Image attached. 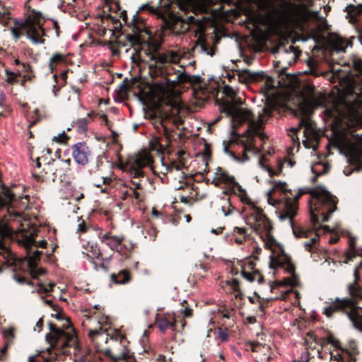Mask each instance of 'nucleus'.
<instances>
[{
  "mask_svg": "<svg viewBox=\"0 0 362 362\" xmlns=\"http://www.w3.org/2000/svg\"><path fill=\"white\" fill-rule=\"evenodd\" d=\"M193 49L194 52H203L210 56L214 54L213 49L208 45L205 40L201 36L197 39Z\"/></svg>",
  "mask_w": 362,
  "mask_h": 362,
  "instance_id": "f704fd0d",
  "label": "nucleus"
},
{
  "mask_svg": "<svg viewBox=\"0 0 362 362\" xmlns=\"http://www.w3.org/2000/svg\"><path fill=\"white\" fill-rule=\"evenodd\" d=\"M218 338L221 341H226L228 339V334L226 329H223L221 328L218 329Z\"/></svg>",
  "mask_w": 362,
  "mask_h": 362,
  "instance_id": "13d9d810",
  "label": "nucleus"
},
{
  "mask_svg": "<svg viewBox=\"0 0 362 362\" xmlns=\"http://www.w3.org/2000/svg\"><path fill=\"white\" fill-rule=\"evenodd\" d=\"M245 213V222L253 230H255V228L258 226V222L259 221L260 218H264L266 216L263 210L259 207L257 204Z\"/></svg>",
  "mask_w": 362,
  "mask_h": 362,
  "instance_id": "5701e85b",
  "label": "nucleus"
},
{
  "mask_svg": "<svg viewBox=\"0 0 362 362\" xmlns=\"http://www.w3.org/2000/svg\"><path fill=\"white\" fill-rule=\"evenodd\" d=\"M294 280L291 278H286L283 281H276L271 286V291L274 292L276 289H281L280 291L281 295L276 296L274 299L285 300L287 295L292 291L291 288H284L285 286H293Z\"/></svg>",
  "mask_w": 362,
  "mask_h": 362,
  "instance_id": "bb28decb",
  "label": "nucleus"
},
{
  "mask_svg": "<svg viewBox=\"0 0 362 362\" xmlns=\"http://www.w3.org/2000/svg\"><path fill=\"white\" fill-rule=\"evenodd\" d=\"M271 250L269 267L272 269H284L288 273L292 274L294 272V267L290 262L288 257L283 253L279 247L275 243Z\"/></svg>",
  "mask_w": 362,
  "mask_h": 362,
  "instance_id": "4468645a",
  "label": "nucleus"
},
{
  "mask_svg": "<svg viewBox=\"0 0 362 362\" xmlns=\"http://www.w3.org/2000/svg\"><path fill=\"white\" fill-rule=\"evenodd\" d=\"M4 337L6 340V343H11L14 338V329L13 327H9L3 332Z\"/></svg>",
  "mask_w": 362,
  "mask_h": 362,
  "instance_id": "603ef678",
  "label": "nucleus"
},
{
  "mask_svg": "<svg viewBox=\"0 0 362 362\" xmlns=\"http://www.w3.org/2000/svg\"><path fill=\"white\" fill-rule=\"evenodd\" d=\"M254 230L259 235L265 247L273 248L275 245V240L272 236V226L267 216L264 218H260L258 226Z\"/></svg>",
  "mask_w": 362,
  "mask_h": 362,
  "instance_id": "dca6fc26",
  "label": "nucleus"
},
{
  "mask_svg": "<svg viewBox=\"0 0 362 362\" xmlns=\"http://www.w3.org/2000/svg\"><path fill=\"white\" fill-rule=\"evenodd\" d=\"M119 197L123 200H130L133 204L141 202L139 193L132 191L128 185L120 189Z\"/></svg>",
  "mask_w": 362,
  "mask_h": 362,
  "instance_id": "c756f323",
  "label": "nucleus"
},
{
  "mask_svg": "<svg viewBox=\"0 0 362 362\" xmlns=\"http://www.w3.org/2000/svg\"><path fill=\"white\" fill-rule=\"evenodd\" d=\"M11 34L14 38L18 39L21 36V33L16 28H12L11 30Z\"/></svg>",
  "mask_w": 362,
  "mask_h": 362,
  "instance_id": "338daca9",
  "label": "nucleus"
},
{
  "mask_svg": "<svg viewBox=\"0 0 362 362\" xmlns=\"http://www.w3.org/2000/svg\"><path fill=\"white\" fill-rule=\"evenodd\" d=\"M110 279L115 284H125L130 281L131 275L128 270L124 269L119 272L117 274H112Z\"/></svg>",
  "mask_w": 362,
  "mask_h": 362,
  "instance_id": "72a5a7b5",
  "label": "nucleus"
},
{
  "mask_svg": "<svg viewBox=\"0 0 362 362\" xmlns=\"http://www.w3.org/2000/svg\"><path fill=\"white\" fill-rule=\"evenodd\" d=\"M257 5L258 8L264 11L267 14L264 23L270 25L274 21L277 8L274 6L271 0H257Z\"/></svg>",
  "mask_w": 362,
  "mask_h": 362,
  "instance_id": "4be33fe9",
  "label": "nucleus"
},
{
  "mask_svg": "<svg viewBox=\"0 0 362 362\" xmlns=\"http://www.w3.org/2000/svg\"><path fill=\"white\" fill-rule=\"evenodd\" d=\"M349 293L352 297L360 298L362 296V293L360 287L357 285V283H354L349 286Z\"/></svg>",
  "mask_w": 362,
  "mask_h": 362,
  "instance_id": "a18cd8bd",
  "label": "nucleus"
},
{
  "mask_svg": "<svg viewBox=\"0 0 362 362\" xmlns=\"http://www.w3.org/2000/svg\"><path fill=\"white\" fill-rule=\"evenodd\" d=\"M236 75L238 76V80L241 83H245L247 80V78L250 77V74L247 71H236Z\"/></svg>",
  "mask_w": 362,
  "mask_h": 362,
  "instance_id": "6e6d98bb",
  "label": "nucleus"
},
{
  "mask_svg": "<svg viewBox=\"0 0 362 362\" xmlns=\"http://www.w3.org/2000/svg\"><path fill=\"white\" fill-rule=\"evenodd\" d=\"M259 165L266 170L270 177L278 175L282 172V169L285 165L292 168L295 165L296 162L290 158H285L284 160H279L278 161L277 168L273 170L269 165L264 164L263 159H261L259 162Z\"/></svg>",
  "mask_w": 362,
  "mask_h": 362,
  "instance_id": "a878e982",
  "label": "nucleus"
},
{
  "mask_svg": "<svg viewBox=\"0 0 362 362\" xmlns=\"http://www.w3.org/2000/svg\"><path fill=\"white\" fill-rule=\"evenodd\" d=\"M66 61V56L64 54L56 52L52 54L49 62V66L52 71L59 64L65 63Z\"/></svg>",
  "mask_w": 362,
  "mask_h": 362,
  "instance_id": "c9c22d12",
  "label": "nucleus"
},
{
  "mask_svg": "<svg viewBox=\"0 0 362 362\" xmlns=\"http://www.w3.org/2000/svg\"><path fill=\"white\" fill-rule=\"evenodd\" d=\"M99 238L100 241L106 245L110 250L117 251L122 256H129L130 249H128L123 244L124 240V235H113L107 233L100 235Z\"/></svg>",
  "mask_w": 362,
  "mask_h": 362,
  "instance_id": "2eb2a0df",
  "label": "nucleus"
},
{
  "mask_svg": "<svg viewBox=\"0 0 362 362\" xmlns=\"http://www.w3.org/2000/svg\"><path fill=\"white\" fill-rule=\"evenodd\" d=\"M35 230L30 222L25 219L21 221L20 225L15 229L13 226L5 225L0 230V272L2 265L13 266L16 264L18 259L8 246L4 242V238L9 236L21 243L26 249L27 252L30 253V247L35 245L36 247L45 248L47 243L45 240H35Z\"/></svg>",
  "mask_w": 362,
  "mask_h": 362,
  "instance_id": "7ed1b4c3",
  "label": "nucleus"
},
{
  "mask_svg": "<svg viewBox=\"0 0 362 362\" xmlns=\"http://www.w3.org/2000/svg\"><path fill=\"white\" fill-rule=\"evenodd\" d=\"M87 124L88 122L85 118L79 119L76 122V126L80 132H84L87 129Z\"/></svg>",
  "mask_w": 362,
  "mask_h": 362,
  "instance_id": "864d4df0",
  "label": "nucleus"
},
{
  "mask_svg": "<svg viewBox=\"0 0 362 362\" xmlns=\"http://www.w3.org/2000/svg\"><path fill=\"white\" fill-rule=\"evenodd\" d=\"M152 162L153 158L149 152L141 151L129 157L124 168L129 173H134L136 175H143L142 168L151 165Z\"/></svg>",
  "mask_w": 362,
  "mask_h": 362,
  "instance_id": "ddd939ff",
  "label": "nucleus"
},
{
  "mask_svg": "<svg viewBox=\"0 0 362 362\" xmlns=\"http://www.w3.org/2000/svg\"><path fill=\"white\" fill-rule=\"evenodd\" d=\"M71 156L78 164L85 165L88 163L90 151L85 142L74 144L71 146Z\"/></svg>",
  "mask_w": 362,
  "mask_h": 362,
  "instance_id": "a211bd4d",
  "label": "nucleus"
},
{
  "mask_svg": "<svg viewBox=\"0 0 362 362\" xmlns=\"http://www.w3.org/2000/svg\"><path fill=\"white\" fill-rule=\"evenodd\" d=\"M241 274L243 278L250 282L259 281V274L255 269L254 260L249 259L245 262L242 267Z\"/></svg>",
  "mask_w": 362,
  "mask_h": 362,
  "instance_id": "b1692460",
  "label": "nucleus"
},
{
  "mask_svg": "<svg viewBox=\"0 0 362 362\" xmlns=\"http://www.w3.org/2000/svg\"><path fill=\"white\" fill-rule=\"evenodd\" d=\"M131 175H132V178L129 182H144V185H146V180L142 177L141 178V176L143 175H135L134 173H130Z\"/></svg>",
  "mask_w": 362,
  "mask_h": 362,
  "instance_id": "bf43d9fd",
  "label": "nucleus"
},
{
  "mask_svg": "<svg viewBox=\"0 0 362 362\" xmlns=\"http://www.w3.org/2000/svg\"><path fill=\"white\" fill-rule=\"evenodd\" d=\"M250 349L253 352H258L262 349L265 348V345H262L258 342L252 341L250 343Z\"/></svg>",
  "mask_w": 362,
  "mask_h": 362,
  "instance_id": "4d7b16f0",
  "label": "nucleus"
},
{
  "mask_svg": "<svg viewBox=\"0 0 362 362\" xmlns=\"http://www.w3.org/2000/svg\"><path fill=\"white\" fill-rule=\"evenodd\" d=\"M346 11L352 21H358L362 16V4H349L346 7Z\"/></svg>",
  "mask_w": 362,
  "mask_h": 362,
  "instance_id": "473e14b6",
  "label": "nucleus"
},
{
  "mask_svg": "<svg viewBox=\"0 0 362 362\" xmlns=\"http://www.w3.org/2000/svg\"><path fill=\"white\" fill-rule=\"evenodd\" d=\"M30 274L33 279H38L40 276L45 274V270L42 268H37L36 264L29 266Z\"/></svg>",
  "mask_w": 362,
  "mask_h": 362,
  "instance_id": "c03bdc74",
  "label": "nucleus"
},
{
  "mask_svg": "<svg viewBox=\"0 0 362 362\" xmlns=\"http://www.w3.org/2000/svg\"><path fill=\"white\" fill-rule=\"evenodd\" d=\"M71 160L70 158H67L65 160H62L60 162V165L64 168V170L67 172L70 170V166H71Z\"/></svg>",
  "mask_w": 362,
  "mask_h": 362,
  "instance_id": "052dcab7",
  "label": "nucleus"
},
{
  "mask_svg": "<svg viewBox=\"0 0 362 362\" xmlns=\"http://www.w3.org/2000/svg\"><path fill=\"white\" fill-rule=\"evenodd\" d=\"M52 332L57 339L61 338L64 334V331L59 328L52 329Z\"/></svg>",
  "mask_w": 362,
  "mask_h": 362,
  "instance_id": "e2e57ef3",
  "label": "nucleus"
},
{
  "mask_svg": "<svg viewBox=\"0 0 362 362\" xmlns=\"http://www.w3.org/2000/svg\"><path fill=\"white\" fill-rule=\"evenodd\" d=\"M221 208L222 212L226 216L230 215L233 211V208L231 206L229 199L222 200L221 203Z\"/></svg>",
  "mask_w": 362,
  "mask_h": 362,
  "instance_id": "79ce46f5",
  "label": "nucleus"
},
{
  "mask_svg": "<svg viewBox=\"0 0 362 362\" xmlns=\"http://www.w3.org/2000/svg\"><path fill=\"white\" fill-rule=\"evenodd\" d=\"M129 341L120 331L115 330L110 337V346L105 356L111 362H136L133 354L129 349Z\"/></svg>",
  "mask_w": 362,
  "mask_h": 362,
  "instance_id": "6e6552de",
  "label": "nucleus"
},
{
  "mask_svg": "<svg viewBox=\"0 0 362 362\" xmlns=\"http://www.w3.org/2000/svg\"><path fill=\"white\" fill-rule=\"evenodd\" d=\"M347 156L353 164H359L362 158V147L355 144H351L347 148Z\"/></svg>",
  "mask_w": 362,
  "mask_h": 362,
  "instance_id": "cd10ccee",
  "label": "nucleus"
},
{
  "mask_svg": "<svg viewBox=\"0 0 362 362\" xmlns=\"http://www.w3.org/2000/svg\"><path fill=\"white\" fill-rule=\"evenodd\" d=\"M347 309L349 310L346 311L347 315L354 327L362 331V306H357L356 302L351 299L337 298L329 306L325 308L323 313L329 317L334 312Z\"/></svg>",
  "mask_w": 362,
  "mask_h": 362,
  "instance_id": "9d476101",
  "label": "nucleus"
},
{
  "mask_svg": "<svg viewBox=\"0 0 362 362\" xmlns=\"http://www.w3.org/2000/svg\"><path fill=\"white\" fill-rule=\"evenodd\" d=\"M189 29V24L182 20H177L173 26V30L177 33H184Z\"/></svg>",
  "mask_w": 362,
  "mask_h": 362,
  "instance_id": "58836bf2",
  "label": "nucleus"
},
{
  "mask_svg": "<svg viewBox=\"0 0 362 362\" xmlns=\"http://www.w3.org/2000/svg\"><path fill=\"white\" fill-rule=\"evenodd\" d=\"M223 93L228 98L230 102L226 103L223 110L231 117V122L233 128L237 127L242 123L248 122V129L246 135L241 139L243 146L242 156L239 157L233 152H230V156L235 160L246 161L249 160L248 153H257L260 151L262 144H257V139L263 142L267 138L262 132L263 124L267 118L270 115L271 109L264 107L262 112H258L257 116H255L250 110L237 107L236 105L243 103L241 98L237 96L236 90L230 86L226 85L223 87Z\"/></svg>",
  "mask_w": 362,
  "mask_h": 362,
  "instance_id": "f03ea898",
  "label": "nucleus"
},
{
  "mask_svg": "<svg viewBox=\"0 0 362 362\" xmlns=\"http://www.w3.org/2000/svg\"><path fill=\"white\" fill-rule=\"evenodd\" d=\"M329 41L337 52H345L348 47V42L337 35H331Z\"/></svg>",
  "mask_w": 362,
  "mask_h": 362,
  "instance_id": "7c9ffc66",
  "label": "nucleus"
},
{
  "mask_svg": "<svg viewBox=\"0 0 362 362\" xmlns=\"http://www.w3.org/2000/svg\"><path fill=\"white\" fill-rule=\"evenodd\" d=\"M294 217H293L291 219H288L289 221V223L292 227L293 232L294 235L296 238H309L310 236L313 235L314 233H316L313 229L311 228H307L303 226H296L293 225V219Z\"/></svg>",
  "mask_w": 362,
  "mask_h": 362,
  "instance_id": "2f4dec72",
  "label": "nucleus"
},
{
  "mask_svg": "<svg viewBox=\"0 0 362 362\" xmlns=\"http://www.w3.org/2000/svg\"><path fill=\"white\" fill-rule=\"evenodd\" d=\"M55 286L54 283H49L48 284H38L37 293H48L52 291L53 287Z\"/></svg>",
  "mask_w": 362,
  "mask_h": 362,
  "instance_id": "de8ad7c7",
  "label": "nucleus"
},
{
  "mask_svg": "<svg viewBox=\"0 0 362 362\" xmlns=\"http://www.w3.org/2000/svg\"><path fill=\"white\" fill-rule=\"evenodd\" d=\"M318 11H310L305 9L297 10L294 12L293 16L287 15L281 16L279 18L281 24H286L291 18H294L298 25H302L303 23L318 18Z\"/></svg>",
  "mask_w": 362,
  "mask_h": 362,
  "instance_id": "f3484780",
  "label": "nucleus"
},
{
  "mask_svg": "<svg viewBox=\"0 0 362 362\" xmlns=\"http://www.w3.org/2000/svg\"><path fill=\"white\" fill-rule=\"evenodd\" d=\"M305 95L303 96L302 101L299 104V109L303 112L304 117L300 121V124L304 127L303 134L305 139L303 143L305 148H315L317 145V133L315 125L309 119L308 116L311 114L313 110L319 107L323 106L327 100L325 94L315 92L313 88L305 90Z\"/></svg>",
  "mask_w": 362,
  "mask_h": 362,
  "instance_id": "20e7f679",
  "label": "nucleus"
},
{
  "mask_svg": "<svg viewBox=\"0 0 362 362\" xmlns=\"http://www.w3.org/2000/svg\"><path fill=\"white\" fill-rule=\"evenodd\" d=\"M156 89L158 90V97L160 102L166 104L168 108L170 109V114L169 118L161 120V125L163 129L164 134L165 136V145L170 141L171 129L168 126V122L172 121L175 126L178 127L182 123L181 117L178 115L180 112V105L179 100L175 95L173 90L170 89L168 84H163L161 83H156Z\"/></svg>",
  "mask_w": 362,
  "mask_h": 362,
  "instance_id": "423d86ee",
  "label": "nucleus"
},
{
  "mask_svg": "<svg viewBox=\"0 0 362 362\" xmlns=\"http://www.w3.org/2000/svg\"><path fill=\"white\" fill-rule=\"evenodd\" d=\"M310 238V240L305 242L304 247L305 250L310 252L313 245L317 241L319 237L317 233H314L313 235L309 237Z\"/></svg>",
  "mask_w": 362,
  "mask_h": 362,
  "instance_id": "8fccbe9b",
  "label": "nucleus"
},
{
  "mask_svg": "<svg viewBox=\"0 0 362 362\" xmlns=\"http://www.w3.org/2000/svg\"><path fill=\"white\" fill-rule=\"evenodd\" d=\"M315 64V62L313 59H310L308 61V66H310V73L315 76H317L318 74L317 73L316 70L314 69Z\"/></svg>",
  "mask_w": 362,
  "mask_h": 362,
  "instance_id": "0e129e2a",
  "label": "nucleus"
},
{
  "mask_svg": "<svg viewBox=\"0 0 362 362\" xmlns=\"http://www.w3.org/2000/svg\"><path fill=\"white\" fill-rule=\"evenodd\" d=\"M178 8L185 12H187L189 8V0H176Z\"/></svg>",
  "mask_w": 362,
  "mask_h": 362,
  "instance_id": "5fc2aeb1",
  "label": "nucleus"
},
{
  "mask_svg": "<svg viewBox=\"0 0 362 362\" xmlns=\"http://www.w3.org/2000/svg\"><path fill=\"white\" fill-rule=\"evenodd\" d=\"M6 73V81L9 84L17 83L18 77L21 76V71H11L8 69L5 70Z\"/></svg>",
  "mask_w": 362,
  "mask_h": 362,
  "instance_id": "ea45409f",
  "label": "nucleus"
},
{
  "mask_svg": "<svg viewBox=\"0 0 362 362\" xmlns=\"http://www.w3.org/2000/svg\"><path fill=\"white\" fill-rule=\"evenodd\" d=\"M272 188L267 192V202L274 206L280 221L291 219L298 210V200L306 194H310L309 200L310 219L313 223L327 221L337 210V199L324 187H303L293 192L287 189L285 182L270 180Z\"/></svg>",
  "mask_w": 362,
  "mask_h": 362,
  "instance_id": "f257e3e1",
  "label": "nucleus"
},
{
  "mask_svg": "<svg viewBox=\"0 0 362 362\" xmlns=\"http://www.w3.org/2000/svg\"><path fill=\"white\" fill-rule=\"evenodd\" d=\"M45 20L39 11H32L22 23L21 28L25 32L27 38L33 45L45 43V33L43 29Z\"/></svg>",
  "mask_w": 362,
  "mask_h": 362,
  "instance_id": "9b49d317",
  "label": "nucleus"
},
{
  "mask_svg": "<svg viewBox=\"0 0 362 362\" xmlns=\"http://www.w3.org/2000/svg\"><path fill=\"white\" fill-rule=\"evenodd\" d=\"M150 146L152 150L162 151L164 149V144L161 143L159 137L155 136L150 141Z\"/></svg>",
  "mask_w": 362,
  "mask_h": 362,
  "instance_id": "a19ab883",
  "label": "nucleus"
},
{
  "mask_svg": "<svg viewBox=\"0 0 362 362\" xmlns=\"http://www.w3.org/2000/svg\"><path fill=\"white\" fill-rule=\"evenodd\" d=\"M322 349L318 351L319 357L329 362H356L348 351L341 346L339 340L329 335L321 342Z\"/></svg>",
  "mask_w": 362,
  "mask_h": 362,
  "instance_id": "0eeeda50",
  "label": "nucleus"
},
{
  "mask_svg": "<svg viewBox=\"0 0 362 362\" xmlns=\"http://www.w3.org/2000/svg\"><path fill=\"white\" fill-rule=\"evenodd\" d=\"M29 204V196L21 195L16 197V194L10 189L2 187L0 192V217L2 216L6 221H16L21 223L25 220L21 218V211L28 209ZM0 225V230L5 226ZM8 226H9L8 224Z\"/></svg>",
  "mask_w": 362,
  "mask_h": 362,
  "instance_id": "39448f33",
  "label": "nucleus"
},
{
  "mask_svg": "<svg viewBox=\"0 0 362 362\" xmlns=\"http://www.w3.org/2000/svg\"><path fill=\"white\" fill-rule=\"evenodd\" d=\"M199 78L191 76L189 74H187L185 73H181L176 76V78L173 81V82H177L179 83H195L198 82Z\"/></svg>",
  "mask_w": 362,
  "mask_h": 362,
  "instance_id": "4c0bfd02",
  "label": "nucleus"
},
{
  "mask_svg": "<svg viewBox=\"0 0 362 362\" xmlns=\"http://www.w3.org/2000/svg\"><path fill=\"white\" fill-rule=\"evenodd\" d=\"M90 248L92 250L93 257L98 258L99 256H100V255H101L99 248L97 246H93V245L90 247Z\"/></svg>",
  "mask_w": 362,
  "mask_h": 362,
  "instance_id": "69168bd1",
  "label": "nucleus"
},
{
  "mask_svg": "<svg viewBox=\"0 0 362 362\" xmlns=\"http://www.w3.org/2000/svg\"><path fill=\"white\" fill-rule=\"evenodd\" d=\"M69 137L65 134L64 132L59 134L57 136H55L53 137L52 141L60 144H65L67 143Z\"/></svg>",
  "mask_w": 362,
  "mask_h": 362,
  "instance_id": "09e8293b",
  "label": "nucleus"
},
{
  "mask_svg": "<svg viewBox=\"0 0 362 362\" xmlns=\"http://www.w3.org/2000/svg\"><path fill=\"white\" fill-rule=\"evenodd\" d=\"M183 56V52L177 50H168L163 54H156L153 55L152 59L156 63L165 64V63H179L180 59Z\"/></svg>",
  "mask_w": 362,
  "mask_h": 362,
  "instance_id": "aec40b11",
  "label": "nucleus"
},
{
  "mask_svg": "<svg viewBox=\"0 0 362 362\" xmlns=\"http://www.w3.org/2000/svg\"><path fill=\"white\" fill-rule=\"evenodd\" d=\"M227 238L231 244H246L245 256L250 258L253 257L254 259L257 258V255L261 251V248L258 246L257 242L250 237L245 228L235 227L233 231L227 235Z\"/></svg>",
  "mask_w": 362,
  "mask_h": 362,
  "instance_id": "f8f14e48",
  "label": "nucleus"
},
{
  "mask_svg": "<svg viewBox=\"0 0 362 362\" xmlns=\"http://www.w3.org/2000/svg\"><path fill=\"white\" fill-rule=\"evenodd\" d=\"M235 183L237 182L235 177L230 175L228 171L221 168H216L212 178V184L215 186H224L232 189Z\"/></svg>",
  "mask_w": 362,
  "mask_h": 362,
  "instance_id": "6ab92c4d",
  "label": "nucleus"
},
{
  "mask_svg": "<svg viewBox=\"0 0 362 362\" xmlns=\"http://www.w3.org/2000/svg\"><path fill=\"white\" fill-rule=\"evenodd\" d=\"M209 270L208 267L199 262L195 264L194 274L200 277H204V274Z\"/></svg>",
  "mask_w": 362,
  "mask_h": 362,
  "instance_id": "49530a36",
  "label": "nucleus"
},
{
  "mask_svg": "<svg viewBox=\"0 0 362 362\" xmlns=\"http://www.w3.org/2000/svg\"><path fill=\"white\" fill-rule=\"evenodd\" d=\"M127 185L134 192L139 193L140 202H141L144 199V196H145L146 185H144V182H129Z\"/></svg>",
  "mask_w": 362,
  "mask_h": 362,
  "instance_id": "e433bc0d",
  "label": "nucleus"
},
{
  "mask_svg": "<svg viewBox=\"0 0 362 362\" xmlns=\"http://www.w3.org/2000/svg\"><path fill=\"white\" fill-rule=\"evenodd\" d=\"M88 229V227L86 226L84 221H81L78 225L77 231L78 233H86Z\"/></svg>",
  "mask_w": 362,
  "mask_h": 362,
  "instance_id": "680f3d73",
  "label": "nucleus"
},
{
  "mask_svg": "<svg viewBox=\"0 0 362 362\" xmlns=\"http://www.w3.org/2000/svg\"><path fill=\"white\" fill-rule=\"evenodd\" d=\"M223 287L226 291L230 293H234L235 298H241L242 293L240 289V283L237 279L232 278L230 279L226 280L223 282Z\"/></svg>",
  "mask_w": 362,
  "mask_h": 362,
  "instance_id": "c85d7f7f",
  "label": "nucleus"
},
{
  "mask_svg": "<svg viewBox=\"0 0 362 362\" xmlns=\"http://www.w3.org/2000/svg\"><path fill=\"white\" fill-rule=\"evenodd\" d=\"M82 325L88 330V335L95 346V351L105 356L110 346L107 345L110 334L102 327L100 322L96 317L85 315Z\"/></svg>",
  "mask_w": 362,
  "mask_h": 362,
  "instance_id": "1a4fd4ad",
  "label": "nucleus"
},
{
  "mask_svg": "<svg viewBox=\"0 0 362 362\" xmlns=\"http://www.w3.org/2000/svg\"><path fill=\"white\" fill-rule=\"evenodd\" d=\"M42 254L41 251L35 250L30 255L28 259V266H33L36 264V261L40 259V257Z\"/></svg>",
  "mask_w": 362,
  "mask_h": 362,
  "instance_id": "3c124183",
  "label": "nucleus"
},
{
  "mask_svg": "<svg viewBox=\"0 0 362 362\" xmlns=\"http://www.w3.org/2000/svg\"><path fill=\"white\" fill-rule=\"evenodd\" d=\"M181 306L182 308H180L178 311L180 314L183 315V316L186 317H190L192 316L193 310L188 305L187 300H183L181 303Z\"/></svg>",
  "mask_w": 362,
  "mask_h": 362,
  "instance_id": "37998d69",
  "label": "nucleus"
},
{
  "mask_svg": "<svg viewBox=\"0 0 362 362\" xmlns=\"http://www.w3.org/2000/svg\"><path fill=\"white\" fill-rule=\"evenodd\" d=\"M231 189L244 204V212L251 209L257 205V202L250 197L246 189L243 188L239 183H235Z\"/></svg>",
  "mask_w": 362,
  "mask_h": 362,
  "instance_id": "412c9836",
  "label": "nucleus"
},
{
  "mask_svg": "<svg viewBox=\"0 0 362 362\" xmlns=\"http://www.w3.org/2000/svg\"><path fill=\"white\" fill-rule=\"evenodd\" d=\"M175 324L176 318L174 313L159 315L156 319V325L161 332H165L168 329H174Z\"/></svg>",
  "mask_w": 362,
  "mask_h": 362,
  "instance_id": "393cba45",
  "label": "nucleus"
},
{
  "mask_svg": "<svg viewBox=\"0 0 362 362\" xmlns=\"http://www.w3.org/2000/svg\"><path fill=\"white\" fill-rule=\"evenodd\" d=\"M36 327L37 329L35 328V330H37V332H40L43 327V320L42 319H39L38 321L36 322Z\"/></svg>",
  "mask_w": 362,
  "mask_h": 362,
  "instance_id": "774afa93",
  "label": "nucleus"
}]
</instances>
